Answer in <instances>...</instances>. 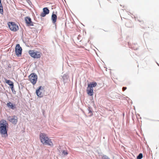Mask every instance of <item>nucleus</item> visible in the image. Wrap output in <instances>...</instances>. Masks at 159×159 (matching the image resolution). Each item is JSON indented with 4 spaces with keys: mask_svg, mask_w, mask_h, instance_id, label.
<instances>
[{
    "mask_svg": "<svg viewBox=\"0 0 159 159\" xmlns=\"http://www.w3.org/2000/svg\"><path fill=\"white\" fill-rule=\"evenodd\" d=\"M8 125L7 122L5 120H2L0 121V133L2 135H6L7 136V131Z\"/></svg>",
    "mask_w": 159,
    "mask_h": 159,
    "instance_id": "f257e3e1",
    "label": "nucleus"
},
{
    "mask_svg": "<svg viewBox=\"0 0 159 159\" xmlns=\"http://www.w3.org/2000/svg\"><path fill=\"white\" fill-rule=\"evenodd\" d=\"M8 25L10 30L14 32L17 31L19 29L18 25L14 22H9L8 23Z\"/></svg>",
    "mask_w": 159,
    "mask_h": 159,
    "instance_id": "f03ea898",
    "label": "nucleus"
},
{
    "mask_svg": "<svg viewBox=\"0 0 159 159\" xmlns=\"http://www.w3.org/2000/svg\"><path fill=\"white\" fill-rule=\"evenodd\" d=\"M29 78L30 82L33 84L34 85L37 81L38 76L35 73H32L29 76Z\"/></svg>",
    "mask_w": 159,
    "mask_h": 159,
    "instance_id": "7ed1b4c3",
    "label": "nucleus"
},
{
    "mask_svg": "<svg viewBox=\"0 0 159 159\" xmlns=\"http://www.w3.org/2000/svg\"><path fill=\"white\" fill-rule=\"evenodd\" d=\"M16 55L17 57H20L22 54V49L19 44L16 45L15 48Z\"/></svg>",
    "mask_w": 159,
    "mask_h": 159,
    "instance_id": "20e7f679",
    "label": "nucleus"
},
{
    "mask_svg": "<svg viewBox=\"0 0 159 159\" xmlns=\"http://www.w3.org/2000/svg\"><path fill=\"white\" fill-rule=\"evenodd\" d=\"M43 89V87L40 86L36 89V93L38 97L41 98L43 96V94L42 93Z\"/></svg>",
    "mask_w": 159,
    "mask_h": 159,
    "instance_id": "39448f33",
    "label": "nucleus"
},
{
    "mask_svg": "<svg viewBox=\"0 0 159 159\" xmlns=\"http://www.w3.org/2000/svg\"><path fill=\"white\" fill-rule=\"evenodd\" d=\"M7 119L13 124H16L17 122V117L15 116H8L7 117Z\"/></svg>",
    "mask_w": 159,
    "mask_h": 159,
    "instance_id": "423d86ee",
    "label": "nucleus"
},
{
    "mask_svg": "<svg viewBox=\"0 0 159 159\" xmlns=\"http://www.w3.org/2000/svg\"><path fill=\"white\" fill-rule=\"evenodd\" d=\"M25 20L27 26H34V23L32 22L31 19L30 17H26L25 18Z\"/></svg>",
    "mask_w": 159,
    "mask_h": 159,
    "instance_id": "0eeeda50",
    "label": "nucleus"
},
{
    "mask_svg": "<svg viewBox=\"0 0 159 159\" xmlns=\"http://www.w3.org/2000/svg\"><path fill=\"white\" fill-rule=\"evenodd\" d=\"M39 138L41 143H42L43 144H44V142L48 138L46 134L41 133L39 134Z\"/></svg>",
    "mask_w": 159,
    "mask_h": 159,
    "instance_id": "6e6552de",
    "label": "nucleus"
},
{
    "mask_svg": "<svg viewBox=\"0 0 159 159\" xmlns=\"http://www.w3.org/2000/svg\"><path fill=\"white\" fill-rule=\"evenodd\" d=\"M43 12L41 13L40 16L42 17H45L49 13V10L47 7H44L43 9Z\"/></svg>",
    "mask_w": 159,
    "mask_h": 159,
    "instance_id": "1a4fd4ad",
    "label": "nucleus"
},
{
    "mask_svg": "<svg viewBox=\"0 0 159 159\" xmlns=\"http://www.w3.org/2000/svg\"><path fill=\"white\" fill-rule=\"evenodd\" d=\"M51 140H52L51 139L48 138V139L44 142L43 144L48 145L51 147L52 146L53 144Z\"/></svg>",
    "mask_w": 159,
    "mask_h": 159,
    "instance_id": "9d476101",
    "label": "nucleus"
},
{
    "mask_svg": "<svg viewBox=\"0 0 159 159\" xmlns=\"http://www.w3.org/2000/svg\"><path fill=\"white\" fill-rule=\"evenodd\" d=\"M7 105L8 108L13 110H15L16 108V105L13 104L10 102L7 103Z\"/></svg>",
    "mask_w": 159,
    "mask_h": 159,
    "instance_id": "9b49d317",
    "label": "nucleus"
},
{
    "mask_svg": "<svg viewBox=\"0 0 159 159\" xmlns=\"http://www.w3.org/2000/svg\"><path fill=\"white\" fill-rule=\"evenodd\" d=\"M88 94L90 96H92L93 95V89L88 88L87 87L86 90Z\"/></svg>",
    "mask_w": 159,
    "mask_h": 159,
    "instance_id": "f8f14e48",
    "label": "nucleus"
},
{
    "mask_svg": "<svg viewBox=\"0 0 159 159\" xmlns=\"http://www.w3.org/2000/svg\"><path fill=\"white\" fill-rule=\"evenodd\" d=\"M6 82L7 84L10 86V88L11 89H13V88H14V85L13 82L11 81L10 80H6Z\"/></svg>",
    "mask_w": 159,
    "mask_h": 159,
    "instance_id": "ddd939ff",
    "label": "nucleus"
},
{
    "mask_svg": "<svg viewBox=\"0 0 159 159\" xmlns=\"http://www.w3.org/2000/svg\"><path fill=\"white\" fill-rule=\"evenodd\" d=\"M57 16L56 15L54 14V12L53 13L51 16V19L52 23L55 24L57 20Z\"/></svg>",
    "mask_w": 159,
    "mask_h": 159,
    "instance_id": "4468645a",
    "label": "nucleus"
},
{
    "mask_svg": "<svg viewBox=\"0 0 159 159\" xmlns=\"http://www.w3.org/2000/svg\"><path fill=\"white\" fill-rule=\"evenodd\" d=\"M97 83L95 82H91L89 84H88V88H90L93 89V88L96 86Z\"/></svg>",
    "mask_w": 159,
    "mask_h": 159,
    "instance_id": "2eb2a0df",
    "label": "nucleus"
},
{
    "mask_svg": "<svg viewBox=\"0 0 159 159\" xmlns=\"http://www.w3.org/2000/svg\"><path fill=\"white\" fill-rule=\"evenodd\" d=\"M69 77V76L67 74H65L62 77L63 81L65 82H66V81L68 80Z\"/></svg>",
    "mask_w": 159,
    "mask_h": 159,
    "instance_id": "dca6fc26",
    "label": "nucleus"
},
{
    "mask_svg": "<svg viewBox=\"0 0 159 159\" xmlns=\"http://www.w3.org/2000/svg\"><path fill=\"white\" fill-rule=\"evenodd\" d=\"M41 55L39 52H35V54L34 58H40Z\"/></svg>",
    "mask_w": 159,
    "mask_h": 159,
    "instance_id": "f3484780",
    "label": "nucleus"
},
{
    "mask_svg": "<svg viewBox=\"0 0 159 159\" xmlns=\"http://www.w3.org/2000/svg\"><path fill=\"white\" fill-rule=\"evenodd\" d=\"M29 53L31 57L34 58V56L35 54V52H34V51L33 50H30L29 51Z\"/></svg>",
    "mask_w": 159,
    "mask_h": 159,
    "instance_id": "a211bd4d",
    "label": "nucleus"
},
{
    "mask_svg": "<svg viewBox=\"0 0 159 159\" xmlns=\"http://www.w3.org/2000/svg\"><path fill=\"white\" fill-rule=\"evenodd\" d=\"M3 7L1 3V1H0V13L1 14H3Z\"/></svg>",
    "mask_w": 159,
    "mask_h": 159,
    "instance_id": "6ab92c4d",
    "label": "nucleus"
},
{
    "mask_svg": "<svg viewBox=\"0 0 159 159\" xmlns=\"http://www.w3.org/2000/svg\"><path fill=\"white\" fill-rule=\"evenodd\" d=\"M62 152V155L63 156H66L68 154V152L66 151L63 150Z\"/></svg>",
    "mask_w": 159,
    "mask_h": 159,
    "instance_id": "aec40b11",
    "label": "nucleus"
},
{
    "mask_svg": "<svg viewBox=\"0 0 159 159\" xmlns=\"http://www.w3.org/2000/svg\"><path fill=\"white\" fill-rule=\"evenodd\" d=\"M89 113H90V116H91L93 115V113L92 111V109L90 107H89L88 108Z\"/></svg>",
    "mask_w": 159,
    "mask_h": 159,
    "instance_id": "412c9836",
    "label": "nucleus"
},
{
    "mask_svg": "<svg viewBox=\"0 0 159 159\" xmlns=\"http://www.w3.org/2000/svg\"><path fill=\"white\" fill-rule=\"evenodd\" d=\"M143 157V154L140 153L137 157V159H141Z\"/></svg>",
    "mask_w": 159,
    "mask_h": 159,
    "instance_id": "4be33fe9",
    "label": "nucleus"
},
{
    "mask_svg": "<svg viewBox=\"0 0 159 159\" xmlns=\"http://www.w3.org/2000/svg\"><path fill=\"white\" fill-rule=\"evenodd\" d=\"M102 159H110L107 156L105 155H103L102 157Z\"/></svg>",
    "mask_w": 159,
    "mask_h": 159,
    "instance_id": "5701e85b",
    "label": "nucleus"
},
{
    "mask_svg": "<svg viewBox=\"0 0 159 159\" xmlns=\"http://www.w3.org/2000/svg\"><path fill=\"white\" fill-rule=\"evenodd\" d=\"M27 2H28L29 3V5H30L32 4V2H31L30 0H28Z\"/></svg>",
    "mask_w": 159,
    "mask_h": 159,
    "instance_id": "b1692460",
    "label": "nucleus"
},
{
    "mask_svg": "<svg viewBox=\"0 0 159 159\" xmlns=\"http://www.w3.org/2000/svg\"><path fill=\"white\" fill-rule=\"evenodd\" d=\"M12 92L14 94H16V91H15V90L14 89V88H13V89H11Z\"/></svg>",
    "mask_w": 159,
    "mask_h": 159,
    "instance_id": "393cba45",
    "label": "nucleus"
},
{
    "mask_svg": "<svg viewBox=\"0 0 159 159\" xmlns=\"http://www.w3.org/2000/svg\"><path fill=\"white\" fill-rule=\"evenodd\" d=\"M127 89L126 87H123L122 88V90L123 91H124Z\"/></svg>",
    "mask_w": 159,
    "mask_h": 159,
    "instance_id": "a878e982",
    "label": "nucleus"
},
{
    "mask_svg": "<svg viewBox=\"0 0 159 159\" xmlns=\"http://www.w3.org/2000/svg\"><path fill=\"white\" fill-rule=\"evenodd\" d=\"M8 67H9V68H11V66H10V64H9V65L8 66Z\"/></svg>",
    "mask_w": 159,
    "mask_h": 159,
    "instance_id": "bb28decb",
    "label": "nucleus"
},
{
    "mask_svg": "<svg viewBox=\"0 0 159 159\" xmlns=\"http://www.w3.org/2000/svg\"><path fill=\"white\" fill-rule=\"evenodd\" d=\"M157 65L159 66V64H158L157 63Z\"/></svg>",
    "mask_w": 159,
    "mask_h": 159,
    "instance_id": "cd10ccee",
    "label": "nucleus"
},
{
    "mask_svg": "<svg viewBox=\"0 0 159 159\" xmlns=\"http://www.w3.org/2000/svg\"><path fill=\"white\" fill-rule=\"evenodd\" d=\"M0 1H1V0H0Z\"/></svg>",
    "mask_w": 159,
    "mask_h": 159,
    "instance_id": "c85d7f7f",
    "label": "nucleus"
}]
</instances>
